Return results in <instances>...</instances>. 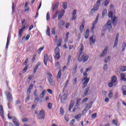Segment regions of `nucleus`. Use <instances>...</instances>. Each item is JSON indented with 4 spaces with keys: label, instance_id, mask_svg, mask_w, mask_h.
<instances>
[{
    "label": "nucleus",
    "instance_id": "nucleus-8",
    "mask_svg": "<svg viewBox=\"0 0 126 126\" xmlns=\"http://www.w3.org/2000/svg\"><path fill=\"white\" fill-rule=\"evenodd\" d=\"M108 49H109V47L108 46L105 47L103 51H102V52L100 54L99 57L103 58V57H105V55H107V52H108Z\"/></svg>",
    "mask_w": 126,
    "mask_h": 126
},
{
    "label": "nucleus",
    "instance_id": "nucleus-64",
    "mask_svg": "<svg viewBox=\"0 0 126 126\" xmlns=\"http://www.w3.org/2000/svg\"><path fill=\"white\" fill-rule=\"evenodd\" d=\"M72 15H76V10H74Z\"/></svg>",
    "mask_w": 126,
    "mask_h": 126
},
{
    "label": "nucleus",
    "instance_id": "nucleus-31",
    "mask_svg": "<svg viewBox=\"0 0 126 126\" xmlns=\"http://www.w3.org/2000/svg\"><path fill=\"white\" fill-rule=\"evenodd\" d=\"M62 39H60L58 42L57 43V47L59 48V47H61L62 46Z\"/></svg>",
    "mask_w": 126,
    "mask_h": 126
},
{
    "label": "nucleus",
    "instance_id": "nucleus-14",
    "mask_svg": "<svg viewBox=\"0 0 126 126\" xmlns=\"http://www.w3.org/2000/svg\"><path fill=\"white\" fill-rule=\"evenodd\" d=\"M96 41V38L94 36V35H93L90 38V45H93V44L95 43V42Z\"/></svg>",
    "mask_w": 126,
    "mask_h": 126
},
{
    "label": "nucleus",
    "instance_id": "nucleus-16",
    "mask_svg": "<svg viewBox=\"0 0 126 126\" xmlns=\"http://www.w3.org/2000/svg\"><path fill=\"white\" fill-rule=\"evenodd\" d=\"M10 35H8L7 38V42L6 44L5 50H8V46H9V43L10 42Z\"/></svg>",
    "mask_w": 126,
    "mask_h": 126
},
{
    "label": "nucleus",
    "instance_id": "nucleus-57",
    "mask_svg": "<svg viewBox=\"0 0 126 126\" xmlns=\"http://www.w3.org/2000/svg\"><path fill=\"white\" fill-rule=\"evenodd\" d=\"M64 120L66 121V122H68V116L67 115H65Z\"/></svg>",
    "mask_w": 126,
    "mask_h": 126
},
{
    "label": "nucleus",
    "instance_id": "nucleus-47",
    "mask_svg": "<svg viewBox=\"0 0 126 126\" xmlns=\"http://www.w3.org/2000/svg\"><path fill=\"white\" fill-rule=\"evenodd\" d=\"M76 68H77V65H75L72 69V71L74 73H75V71H76Z\"/></svg>",
    "mask_w": 126,
    "mask_h": 126
},
{
    "label": "nucleus",
    "instance_id": "nucleus-34",
    "mask_svg": "<svg viewBox=\"0 0 126 126\" xmlns=\"http://www.w3.org/2000/svg\"><path fill=\"white\" fill-rule=\"evenodd\" d=\"M44 46H42V47L39 48V49L37 50V53L40 55L41 54V52L44 50Z\"/></svg>",
    "mask_w": 126,
    "mask_h": 126
},
{
    "label": "nucleus",
    "instance_id": "nucleus-26",
    "mask_svg": "<svg viewBox=\"0 0 126 126\" xmlns=\"http://www.w3.org/2000/svg\"><path fill=\"white\" fill-rule=\"evenodd\" d=\"M74 105V102L72 100L70 102V104L68 108V111H69V112H70V111L71 110V109H72V107H73Z\"/></svg>",
    "mask_w": 126,
    "mask_h": 126
},
{
    "label": "nucleus",
    "instance_id": "nucleus-40",
    "mask_svg": "<svg viewBox=\"0 0 126 126\" xmlns=\"http://www.w3.org/2000/svg\"><path fill=\"white\" fill-rule=\"evenodd\" d=\"M46 20L49 21L50 20V12H48L46 14Z\"/></svg>",
    "mask_w": 126,
    "mask_h": 126
},
{
    "label": "nucleus",
    "instance_id": "nucleus-12",
    "mask_svg": "<svg viewBox=\"0 0 126 126\" xmlns=\"http://www.w3.org/2000/svg\"><path fill=\"white\" fill-rule=\"evenodd\" d=\"M67 98V95L66 94H64L61 97V103L62 104H64L65 103V100H66V98Z\"/></svg>",
    "mask_w": 126,
    "mask_h": 126
},
{
    "label": "nucleus",
    "instance_id": "nucleus-11",
    "mask_svg": "<svg viewBox=\"0 0 126 126\" xmlns=\"http://www.w3.org/2000/svg\"><path fill=\"white\" fill-rule=\"evenodd\" d=\"M92 105H93V101H91L89 104H87L86 108L83 112H87V111H88L89 109H90L91 107H92Z\"/></svg>",
    "mask_w": 126,
    "mask_h": 126
},
{
    "label": "nucleus",
    "instance_id": "nucleus-19",
    "mask_svg": "<svg viewBox=\"0 0 126 126\" xmlns=\"http://www.w3.org/2000/svg\"><path fill=\"white\" fill-rule=\"evenodd\" d=\"M33 89V85H31L27 90V93L28 95H30L31 93V90Z\"/></svg>",
    "mask_w": 126,
    "mask_h": 126
},
{
    "label": "nucleus",
    "instance_id": "nucleus-61",
    "mask_svg": "<svg viewBox=\"0 0 126 126\" xmlns=\"http://www.w3.org/2000/svg\"><path fill=\"white\" fill-rule=\"evenodd\" d=\"M33 77H34V75H31L29 76V77L28 78V80H31V79H32V78H33Z\"/></svg>",
    "mask_w": 126,
    "mask_h": 126
},
{
    "label": "nucleus",
    "instance_id": "nucleus-38",
    "mask_svg": "<svg viewBox=\"0 0 126 126\" xmlns=\"http://www.w3.org/2000/svg\"><path fill=\"white\" fill-rule=\"evenodd\" d=\"M61 76H62V70H60L57 74V78H61Z\"/></svg>",
    "mask_w": 126,
    "mask_h": 126
},
{
    "label": "nucleus",
    "instance_id": "nucleus-5",
    "mask_svg": "<svg viewBox=\"0 0 126 126\" xmlns=\"http://www.w3.org/2000/svg\"><path fill=\"white\" fill-rule=\"evenodd\" d=\"M101 3L98 2H96L95 4L94 5V8L91 9L92 13H94L95 11H97L99 9V7H100Z\"/></svg>",
    "mask_w": 126,
    "mask_h": 126
},
{
    "label": "nucleus",
    "instance_id": "nucleus-41",
    "mask_svg": "<svg viewBox=\"0 0 126 126\" xmlns=\"http://www.w3.org/2000/svg\"><path fill=\"white\" fill-rule=\"evenodd\" d=\"M112 124H114V125H115V126H118V120H112Z\"/></svg>",
    "mask_w": 126,
    "mask_h": 126
},
{
    "label": "nucleus",
    "instance_id": "nucleus-24",
    "mask_svg": "<svg viewBox=\"0 0 126 126\" xmlns=\"http://www.w3.org/2000/svg\"><path fill=\"white\" fill-rule=\"evenodd\" d=\"M122 90L123 95L124 96H126V86H122Z\"/></svg>",
    "mask_w": 126,
    "mask_h": 126
},
{
    "label": "nucleus",
    "instance_id": "nucleus-7",
    "mask_svg": "<svg viewBox=\"0 0 126 126\" xmlns=\"http://www.w3.org/2000/svg\"><path fill=\"white\" fill-rule=\"evenodd\" d=\"M55 59L56 60H59L60 59V48L59 47H56L55 49Z\"/></svg>",
    "mask_w": 126,
    "mask_h": 126
},
{
    "label": "nucleus",
    "instance_id": "nucleus-15",
    "mask_svg": "<svg viewBox=\"0 0 126 126\" xmlns=\"http://www.w3.org/2000/svg\"><path fill=\"white\" fill-rule=\"evenodd\" d=\"M118 42H119V33H117L115 37L113 48H115V47H117V46H118Z\"/></svg>",
    "mask_w": 126,
    "mask_h": 126
},
{
    "label": "nucleus",
    "instance_id": "nucleus-52",
    "mask_svg": "<svg viewBox=\"0 0 126 126\" xmlns=\"http://www.w3.org/2000/svg\"><path fill=\"white\" fill-rule=\"evenodd\" d=\"M70 25V23H66L65 25V27L66 29H68V27H69V26Z\"/></svg>",
    "mask_w": 126,
    "mask_h": 126
},
{
    "label": "nucleus",
    "instance_id": "nucleus-58",
    "mask_svg": "<svg viewBox=\"0 0 126 126\" xmlns=\"http://www.w3.org/2000/svg\"><path fill=\"white\" fill-rule=\"evenodd\" d=\"M40 65H41V63L38 62V63H36V64L35 65V67H37V68H38V67H39V66H40Z\"/></svg>",
    "mask_w": 126,
    "mask_h": 126
},
{
    "label": "nucleus",
    "instance_id": "nucleus-48",
    "mask_svg": "<svg viewBox=\"0 0 126 126\" xmlns=\"http://www.w3.org/2000/svg\"><path fill=\"white\" fill-rule=\"evenodd\" d=\"M108 97L109 98H112V97H113V93L112 92L111 90L109 91V94H108Z\"/></svg>",
    "mask_w": 126,
    "mask_h": 126
},
{
    "label": "nucleus",
    "instance_id": "nucleus-53",
    "mask_svg": "<svg viewBox=\"0 0 126 126\" xmlns=\"http://www.w3.org/2000/svg\"><path fill=\"white\" fill-rule=\"evenodd\" d=\"M76 83H77V79L76 78H74L73 81V84H76Z\"/></svg>",
    "mask_w": 126,
    "mask_h": 126
},
{
    "label": "nucleus",
    "instance_id": "nucleus-3",
    "mask_svg": "<svg viewBox=\"0 0 126 126\" xmlns=\"http://www.w3.org/2000/svg\"><path fill=\"white\" fill-rule=\"evenodd\" d=\"M22 25L23 27L21 29H20L18 34V36L20 37H21V36H22V32H23V30H24V29H25V28H26L27 26H28V25H27V24H25V19H23L22 21Z\"/></svg>",
    "mask_w": 126,
    "mask_h": 126
},
{
    "label": "nucleus",
    "instance_id": "nucleus-18",
    "mask_svg": "<svg viewBox=\"0 0 126 126\" xmlns=\"http://www.w3.org/2000/svg\"><path fill=\"white\" fill-rule=\"evenodd\" d=\"M58 6L59 2H57L55 4H53L52 6L53 11H54V10H56V9H58Z\"/></svg>",
    "mask_w": 126,
    "mask_h": 126
},
{
    "label": "nucleus",
    "instance_id": "nucleus-17",
    "mask_svg": "<svg viewBox=\"0 0 126 126\" xmlns=\"http://www.w3.org/2000/svg\"><path fill=\"white\" fill-rule=\"evenodd\" d=\"M39 118V119H45V113L44 112V111L41 110L40 111Z\"/></svg>",
    "mask_w": 126,
    "mask_h": 126
},
{
    "label": "nucleus",
    "instance_id": "nucleus-29",
    "mask_svg": "<svg viewBox=\"0 0 126 126\" xmlns=\"http://www.w3.org/2000/svg\"><path fill=\"white\" fill-rule=\"evenodd\" d=\"M46 91L45 90H43L42 91V92L41 93V94H40V98L42 99L43 98L44 96H45V94H46Z\"/></svg>",
    "mask_w": 126,
    "mask_h": 126
},
{
    "label": "nucleus",
    "instance_id": "nucleus-20",
    "mask_svg": "<svg viewBox=\"0 0 126 126\" xmlns=\"http://www.w3.org/2000/svg\"><path fill=\"white\" fill-rule=\"evenodd\" d=\"M90 89V87H88L84 91V97L85 96H87L88 95V92H89V90Z\"/></svg>",
    "mask_w": 126,
    "mask_h": 126
},
{
    "label": "nucleus",
    "instance_id": "nucleus-56",
    "mask_svg": "<svg viewBox=\"0 0 126 126\" xmlns=\"http://www.w3.org/2000/svg\"><path fill=\"white\" fill-rule=\"evenodd\" d=\"M96 116H97V113H94L92 115V118L93 119H95Z\"/></svg>",
    "mask_w": 126,
    "mask_h": 126
},
{
    "label": "nucleus",
    "instance_id": "nucleus-21",
    "mask_svg": "<svg viewBox=\"0 0 126 126\" xmlns=\"http://www.w3.org/2000/svg\"><path fill=\"white\" fill-rule=\"evenodd\" d=\"M48 81L51 86L55 85V82H54V80L51 77H48Z\"/></svg>",
    "mask_w": 126,
    "mask_h": 126
},
{
    "label": "nucleus",
    "instance_id": "nucleus-2",
    "mask_svg": "<svg viewBox=\"0 0 126 126\" xmlns=\"http://www.w3.org/2000/svg\"><path fill=\"white\" fill-rule=\"evenodd\" d=\"M89 58V56L88 55H84L83 52L80 53L78 61L79 62H83V63H85L88 61V59Z\"/></svg>",
    "mask_w": 126,
    "mask_h": 126
},
{
    "label": "nucleus",
    "instance_id": "nucleus-45",
    "mask_svg": "<svg viewBox=\"0 0 126 126\" xmlns=\"http://www.w3.org/2000/svg\"><path fill=\"white\" fill-rule=\"evenodd\" d=\"M103 70H107V69H108V64H107V63L103 65Z\"/></svg>",
    "mask_w": 126,
    "mask_h": 126
},
{
    "label": "nucleus",
    "instance_id": "nucleus-13",
    "mask_svg": "<svg viewBox=\"0 0 126 126\" xmlns=\"http://www.w3.org/2000/svg\"><path fill=\"white\" fill-rule=\"evenodd\" d=\"M12 120H13V122L14 124L15 125V126H20V123H19V121H18L17 119H16V118L13 117Z\"/></svg>",
    "mask_w": 126,
    "mask_h": 126
},
{
    "label": "nucleus",
    "instance_id": "nucleus-30",
    "mask_svg": "<svg viewBox=\"0 0 126 126\" xmlns=\"http://www.w3.org/2000/svg\"><path fill=\"white\" fill-rule=\"evenodd\" d=\"M62 6L64 9H66V7H67V3H66V2H63Z\"/></svg>",
    "mask_w": 126,
    "mask_h": 126
},
{
    "label": "nucleus",
    "instance_id": "nucleus-10",
    "mask_svg": "<svg viewBox=\"0 0 126 126\" xmlns=\"http://www.w3.org/2000/svg\"><path fill=\"white\" fill-rule=\"evenodd\" d=\"M111 82L113 83V86H116V85L118 84L117 76L113 75L111 78Z\"/></svg>",
    "mask_w": 126,
    "mask_h": 126
},
{
    "label": "nucleus",
    "instance_id": "nucleus-49",
    "mask_svg": "<svg viewBox=\"0 0 126 126\" xmlns=\"http://www.w3.org/2000/svg\"><path fill=\"white\" fill-rule=\"evenodd\" d=\"M121 71L125 72L126 71V66H124L121 67Z\"/></svg>",
    "mask_w": 126,
    "mask_h": 126
},
{
    "label": "nucleus",
    "instance_id": "nucleus-39",
    "mask_svg": "<svg viewBox=\"0 0 126 126\" xmlns=\"http://www.w3.org/2000/svg\"><path fill=\"white\" fill-rule=\"evenodd\" d=\"M80 53H82V51L84 49V47L83 46V44L82 43L80 45Z\"/></svg>",
    "mask_w": 126,
    "mask_h": 126
},
{
    "label": "nucleus",
    "instance_id": "nucleus-51",
    "mask_svg": "<svg viewBox=\"0 0 126 126\" xmlns=\"http://www.w3.org/2000/svg\"><path fill=\"white\" fill-rule=\"evenodd\" d=\"M50 28L48 27L47 32H46V34L47 35H48V36H50Z\"/></svg>",
    "mask_w": 126,
    "mask_h": 126
},
{
    "label": "nucleus",
    "instance_id": "nucleus-22",
    "mask_svg": "<svg viewBox=\"0 0 126 126\" xmlns=\"http://www.w3.org/2000/svg\"><path fill=\"white\" fill-rule=\"evenodd\" d=\"M65 11L64 10H62L59 15H58V19H61L63 16V13H64Z\"/></svg>",
    "mask_w": 126,
    "mask_h": 126
},
{
    "label": "nucleus",
    "instance_id": "nucleus-54",
    "mask_svg": "<svg viewBox=\"0 0 126 126\" xmlns=\"http://www.w3.org/2000/svg\"><path fill=\"white\" fill-rule=\"evenodd\" d=\"M71 60V56L69 55L67 59V63H70V60Z\"/></svg>",
    "mask_w": 126,
    "mask_h": 126
},
{
    "label": "nucleus",
    "instance_id": "nucleus-44",
    "mask_svg": "<svg viewBox=\"0 0 126 126\" xmlns=\"http://www.w3.org/2000/svg\"><path fill=\"white\" fill-rule=\"evenodd\" d=\"M109 2L110 1H109V0H106L105 1H104V6H107V5L109 4Z\"/></svg>",
    "mask_w": 126,
    "mask_h": 126
},
{
    "label": "nucleus",
    "instance_id": "nucleus-25",
    "mask_svg": "<svg viewBox=\"0 0 126 126\" xmlns=\"http://www.w3.org/2000/svg\"><path fill=\"white\" fill-rule=\"evenodd\" d=\"M0 115L1 118L3 119V108H2V106L1 105L0 106Z\"/></svg>",
    "mask_w": 126,
    "mask_h": 126
},
{
    "label": "nucleus",
    "instance_id": "nucleus-50",
    "mask_svg": "<svg viewBox=\"0 0 126 126\" xmlns=\"http://www.w3.org/2000/svg\"><path fill=\"white\" fill-rule=\"evenodd\" d=\"M59 14V11H57L56 12V13H55V14L53 15L52 18L53 19H55V18H56L57 17V15H58Z\"/></svg>",
    "mask_w": 126,
    "mask_h": 126
},
{
    "label": "nucleus",
    "instance_id": "nucleus-35",
    "mask_svg": "<svg viewBox=\"0 0 126 126\" xmlns=\"http://www.w3.org/2000/svg\"><path fill=\"white\" fill-rule=\"evenodd\" d=\"M30 38V34H28L26 37L25 38V36L23 37L22 40H23L24 39H26V40L27 41L28 40H29V38Z\"/></svg>",
    "mask_w": 126,
    "mask_h": 126
},
{
    "label": "nucleus",
    "instance_id": "nucleus-6",
    "mask_svg": "<svg viewBox=\"0 0 126 126\" xmlns=\"http://www.w3.org/2000/svg\"><path fill=\"white\" fill-rule=\"evenodd\" d=\"M6 96L7 97V100H8V102H11L13 100L12 99V94L11 93L8 91H6Z\"/></svg>",
    "mask_w": 126,
    "mask_h": 126
},
{
    "label": "nucleus",
    "instance_id": "nucleus-60",
    "mask_svg": "<svg viewBox=\"0 0 126 126\" xmlns=\"http://www.w3.org/2000/svg\"><path fill=\"white\" fill-rule=\"evenodd\" d=\"M53 106V104L52 103H48V109H52V107Z\"/></svg>",
    "mask_w": 126,
    "mask_h": 126
},
{
    "label": "nucleus",
    "instance_id": "nucleus-46",
    "mask_svg": "<svg viewBox=\"0 0 126 126\" xmlns=\"http://www.w3.org/2000/svg\"><path fill=\"white\" fill-rule=\"evenodd\" d=\"M84 29V25H82L80 27V31L81 33H82L83 30Z\"/></svg>",
    "mask_w": 126,
    "mask_h": 126
},
{
    "label": "nucleus",
    "instance_id": "nucleus-9",
    "mask_svg": "<svg viewBox=\"0 0 126 126\" xmlns=\"http://www.w3.org/2000/svg\"><path fill=\"white\" fill-rule=\"evenodd\" d=\"M99 19V17L97 16L96 17L95 21L93 23L92 27L91 28V29L92 30V33H94V31H93L94 29H95V25L97 24V22H98V20Z\"/></svg>",
    "mask_w": 126,
    "mask_h": 126
},
{
    "label": "nucleus",
    "instance_id": "nucleus-32",
    "mask_svg": "<svg viewBox=\"0 0 126 126\" xmlns=\"http://www.w3.org/2000/svg\"><path fill=\"white\" fill-rule=\"evenodd\" d=\"M110 60H111V56H108L104 59V63H108V62L110 61Z\"/></svg>",
    "mask_w": 126,
    "mask_h": 126
},
{
    "label": "nucleus",
    "instance_id": "nucleus-63",
    "mask_svg": "<svg viewBox=\"0 0 126 126\" xmlns=\"http://www.w3.org/2000/svg\"><path fill=\"white\" fill-rule=\"evenodd\" d=\"M46 74L49 76V77H52V74L50 72H46Z\"/></svg>",
    "mask_w": 126,
    "mask_h": 126
},
{
    "label": "nucleus",
    "instance_id": "nucleus-27",
    "mask_svg": "<svg viewBox=\"0 0 126 126\" xmlns=\"http://www.w3.org/2000/svg\"><path fill=\"white\" fill-rule=\"evenodd\" d=\"M122 52H124V51H125L126 50V42H124L122 43Z\"/></svg>",
    "mask_w": 126,
    "mask_h": 126
},
{
    "label": "nucleus",
    "instance_id": "nucleus-37",
    "mask_svg": "<svg viewBox=\"0 0 126 126\" xmlns=\"http://www.w3.org/2000/svg\"><path fill=\"white\" fill-rule=\"evenodd\" d=\"M81 117V114H79L75 116V120H79V119H80Z\"/></svg>",
    "mask_w": 126,
    "mask_h": 126
},
{
    "label": "nucleus",
    "instance_id": "nucleus-28",
    "mask_svg": "<svg viewBox=\"0 0 126 126\" xmlns=\"http://www.w3.org/2000/svg\"><path fill=\"white\" fill-rule=\"evenodd\" d=\"M89 37V30H87L85 33V38L87 39Z\"/></svg>",
    "mask_w": 126,
    "mask_h": 126
},
{
    "label": "nucleus",
    "instance_id": "nucleus-23",
    "mask_svg": "<svg viewBox=\"0 0 126 126\" xmlns=\"http://www.w3.org/2000/svg\"><path fill=\"white\" fill-rule=\"evenodd\" d=\"M47 62H48V55L44 54V63L45 65H47Z\"/></svg>",
    "mask_w": 126,
    "mask_h": 126
},
{
    "label": "nucleus",
    "instance_id": "nucleus-36",
    "mask_svg": "<svg viewBox=\"0 0 126 126\" xmlns=\"http://www.w3.org/2000/svg\"><path fill=\"white\" fill-rule=\"evenodd\" d=\"M107 15V9H104L102 11V17Z\"/></svg>",
    "mask_w": 126,
    "mask_h": 126
},
{
    "label": "nucleus",
    "instance_id": "nucleus-4",
    "mask_svg": "<svg viewBox=\"0 0 126 126\" xmlns=\"http://www.w3.org/2000/svg\"><path fill=\"white\" fill-rule=\"evenodd\" d=\"M90 80V78L87 77H85L82 79V83L83 84L82 88H83V89H84V88L87 86V84H88Z\"/></svg>",
    "mask_w": 126,
    "mask_h": 126
},
{
    "label": "nucleus",
    "instance_id": "nucleus-1",
    "mask_svg": "<svg viewBox=\"0 0 126 126\" xmlns=\"http://www.w3.org/2000/svg\"><path fill=\"white\" fill-rule=\"evenodd\" d=\"M113 12H115V9H114V5L112 4L110 5V11L108 14V17L109 18H111V20H109L106 25H105L103 27L104 30H106L108 29L109 31H112L113 29V27L112 26V23L113 25H115L116 24V19L117 18L116 16L113 17Z\"/></svg>",
    "mask_w": 126,
    "mask_h": 126
},
{
    "label": "nucleus",
    "instance_id": "nucleus-55",
    "mask_svg": "<svg viewBox=\"0 0 126 126\" xmlns=\"http://www.w3.org/2000/svg\"><path fill=\"white\" fill-rule=\"evenodd\" d=\"M29 99H30V94H28L27 97L25 99L26 102L29 101Z\"/></svg>",
    "mask_w": 126,
    "mask_h": 126
},
{
    "label": "nucleus",
    "instance_id": "nucleus-43",
    "mask_svg": "<svg viewBox=\"0 0 126 126\" xmlns=\"http://www.w3.org/2000/svg\"><path fill=\"white\" fill-rule=\"evenodd\" d=\"M51 33L52 35H55L56 34V28H54L52 29Z\"/></svg>",
    "mask_w": 126,
    "mask_h": 126
},
{
    "label": "nucleus",
    "instance_id": "nucleus-62",
    "mask_svg": "<svg viewBox=\"0 0 126 126\" xmlns=\"http://www.w3.org/2000/svg\"><path fill=\"white\" fill-rule=\"evenodd\" d=\"M88 100V98L86 97V98H84V99H83L82 102V103H85V102H86Z\"/></svg>",
    "mask_w": 126,
    "mask_h": 126
},
{
    "label": "nucleus",
    "instance_id": "nucleus-42",
    "mask_svg": "<svg viewBox=\"0 0 126 126\" xmlns=\"http://www.w3.org/2000/svg\"><path fill=\"white\" fill-rule=\"evenodd\" d=\"M60 113L61 115H63V114L64 113V111L63 110V108L62 107L60 108Z\"/></svg>",
    "mask_w": 126,
    "mask_h": 126
},
{
    "label": "nucleus",
    "instance_id": "nucleus-59",
    "mask_svg": "<svg viewBox=\"0 0 126 126\" xmlns=\"http://www.w3.org/2000/svg\"><path fill=\"white\" fill-rule=\"evenodd\" d=\"M113 86H114V83H113L112 82H111L110 83H109L108 84V86H109V87H113Z\"/></svg>",
    "mask_w": 126,
    "mask_h": 126
},
{
    "label": "nucleus",
    "instance_id": "nucleus-33",
    "mask_svg": "<svg viewBox=\"0 0 126 126\" xmlns=\"http://www.w3.org/2000/svg\"><path fill=\"white\" fill-rule=\"evenodd\" d=\"M126 74L125 73L121 74V80H123L126 78Z\"/></svg>",
    "mask_w": 126,
    "mask_h": 126
}]
</instances>
